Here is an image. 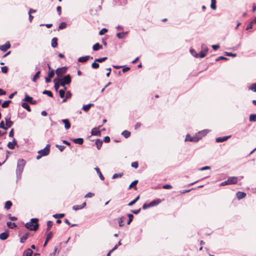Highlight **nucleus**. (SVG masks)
Listing matches in <instances>:
<instances>
[{
	"label": "nucleus",
	"instance_id": "f257e3e1",
	"mask_svg": "<svg viewBox=\"0 0 256 256\" xmlns=\"http://www.w3.org/2000/svg\"><path fill=\"white\" fill-rule=\"evenodd\" d=\"M38 219L37 218H32L30 222H26L24 226L30 230L36 231L39 228Z\"/></svg>",
	"mask_w": 256,
	"mask_h": 256
},
{
	"label": "nucleus",
	"instance_id": "f03ea898",
	"mask_svg": "<svg viewBox=\"0 0 256 256\" xmlns=\"http://www.w3.org/2000/svg\"><path fill=\"white\" fill-rule=\"evenodd\" d=\"M26 164V161L24 159H19L18 160L17 167L16 170V178L20 180L22 178V174Z\"/></svg>",
	"mask_w": 256,
	"mask_h": 256
},
{
	"label": "nucleus",
	"instance_id": "7ed1b4c3",
	"mask_svg": "<svg viewBox=\"0 0 256 256\" xmlns=\"http://www.w3.org/2000/svg\"><path fill=\"white\" fill-rule=\"evenodd\" d=\"M58 81L60 82V84L62 86H64L66 84H69L72 82L71 76L70 74H68L66 76H63L62 78L58 79Z\"/></svg>",
	"mask_w": 256,
	"mask_h": 256
},
{
	"label": "nucleus",
	"instance_id": "20e7f679",
	"mask_svg": "<svg viewBox=\"0 0 256 256\" xmlns=\"http://www.w3.org/2000/svg\"><path fill=\"white\" fill-rule=\"evenodd\" d=\"M238 182V178L236 176L229 177L226 180H225L220 184V186H224L229 184H234Z\"/></svg>",
	"mask_w": 256,
	"mask_h": 256
},
{
	"label": "nucleus",
	"instance_id": "39448f33",
	"mask_svg": "<svg viewBox=\"0 0 256 256\" xmlns=\"http://www.w3.org/2000/svg\"><path fill=\"white\" fill-rule=\"evenodd\" d=\"M201 138L202 136H198L197 134L194 136H192L190 134H187L185 138V141L198 142Z\"/></svg>",
	"mask_w": 256,
	"mask_h": 256
},
{
	"label": "nucleus",
	"instance_id": "423d86ee",
	"mask_svg": "<svg viewBox=\"0 0 256 256\" xmlns=\"http://www.w3.org/2000/svg\"><path fill=\"white\" fill-rule=\"evenodd\" d=\"M50 144H47L46 147L38 152V154H42V156H46L50 153Z\"/></svg>",
	"mask_w": 256,
	"mask_h": 256
},
{
	"label": "nucleus",
	"instance_id": "0eeeda50",
	"mask_svg": "<svg viewBox=\"0 0 256 256\" xmlns=\"http://www.w3.org/2000/svg\"><path fill=\"white\" fill-rule=\"evenodd\" d=\"M22 101L26 102L32 104H35L37 103L36 100H34L33 98L28 96L26 93L25 94V97L22 100Z\"/></svg>",
	"mask_w": 256,
	"mask_h": 256
},
{
	"label": "nucleus",
	"instance_id": "6e6552de",
	"mask_svg": "<svg viewBox=\"0 0 256 256\" xmlns=\"http://www.w3.org/2000/svg\"><path fill=\"white\" fill-rule=\"evenodd\" d=\"M67 68L66 66L59 68L56 70V73L58 76H62L64 74H66L67 70Z\"/></svg>",
	"mask_w": 256,
	"mask_h": 256
},
{
	"label": "nucleus",
	"instance_id": "1a4fd4ad",
	"mask_svg": "<svg viewBox=\"0 0 256 256\" xmlns=\"http://www.w3.org/2000/svg\"><path fill=\"white\" fill-rule=\"evenodd\" d=\"M11 46V44L9 41H7L5 44L0 46V50L2 52H5Z\"/></svg>",
	"mask_w": 256,
	"mask_h": 256
},
{
	"label": "nucleus",
	"instance_id": "9d476101",
	"mask_svg": "<svg viewBox=\"0 0 256 256\" xmlns=\"http://www.w3.org/2000/svg\"><path fill=\"white\" fill-rule=\"evenodd\" d=\"M101 10L102 6L100 4H98L96 8H94V7L92 8L90 10V13L91 15H96L97 12Z\"/></svg>",
	"mask_w": 256,
	"mask_h": 256
},
{
	"label": "nucleus",
	"instance_id": "9b49d317",
	"mask_svg": "<svg viewBox=\"0 0 256 256\" xmlns=\"http://www.w3.org/2000/svg\"><path fill=\"white\" fill-rule=\"evenodd\" d=\"M90 58L92 59L93 58L90 56H84L80 57L78 60L79 62L84 63L86 62Z\"/></svg>",
	"mask_w": 256,
	"mask_h": 256
},
{
	"label": "nucleus",
	"instance_id": "f8f14e48",
	"mask_svg": "<svg viewBox=\"0 0 256 256\" xmlns=\"http://www.w3.org/2000/svg\"><path fill=\"white\" fill-rule=\"evenodd\" d=\"M17 141L15 138H13L12 142H10L7 145V146L10 150H14L15 148V146L17 144Z\"/></svg>",
	"mask_w": 256,
	"mask_h": 256
},
{
	"label": "nucleus",
	"instance_id": "ddd939ff",
	"mask_svg": "<svg viewBox=\"0 0 256 256\" xmlns=\"http://www.w3.org/2000/svg\"><path fill=\"white\" fill-rule=\"evenodd\" d=\"M100 126H99L98 128H93L91 131V134L93 136H100V131L99 130V128Z\"/></svg>",
	"mask_w": 256,
	"mask_h": 256
},
{
	"label": "nucleus",
	"instance_id": "4468645a",
	"mask_svg": "<svg viewBox=\"0 0 256 256\" xmlns=\"http://www.w3.org/2000/svg\"><path fill=\"white\" fill-rule=\"evenodd\" d=\"M231 137V136H224L222 137H218L216 138V142H222L227 140L228 138Z\"/></svg>",
	"mask_w": 256,
	"mask_h": 256
},
{
	"label": "nucleus",
	"instance_id": "2eb2a0df",
	"mask_svg": "<svg viewBox=\"0 0 256 256\" xmlns=\"http://www.w3.org/2000/svg\"><path fill=\"white\" fill-rule=\"evenodd\" d=\"M53 234L52 232H50L46 235V238L44 244V247H45L49 240L52 238Z\"/></svg>",
	"mask_w": 256,
	"mask_h": 256
},
{
	"label": "nucleus",
	"instance_id": "dca6fc26",
	"mask_svg": "<svg viewBox=\"0 0 256 256\" xmlns=\"http://www.w3.org/2000/svg\"><path fill=\"white\" fill-rule=\"evenodd\" d=\"M9 236V233L8 231H5L0 234V240H6Z\"/></svg>",
	"mask_w": 256,
	"mask_h": 256
},
{
	"label": "nucleus",
	"instance_id": "f3484780",
	"mask_svg": "<svg viewBox=\"0 0 256 256\" xmlns=\"http://www.w3.org/2000/svg\"><path fill=\"white\" fill-rule=\"evenodd\" d=\"M70 140L76 144H82L84 143V139L80 138H70Z\"/></svg>",
	"mask_w": 256,
	"mask_h": 256
},
{
	"label": "nucleus",
	"instance_id": "a211bd4d",
	"mask_svg": "<svg viewBox=\"0 0 256 256\" xmlns=\"http://www.w3.org/2000/svg\"><path fill=\"white\" fill-rule=\"evenodd\" d=\"M61 122L64 124V128L68 130L70 128V123L68 119H63Z\"/></svg>",
	"mask_w": 256,
	"mask_h": 256
},
{
	"label": "nucleus",
	"instance_id": "6ab92c4d",
	"mask_svg": "<svg viewBox=\"0 0 256 256\" xmlns=\"http://www.w3.org/2000/svg\"><path fill=\"white\" fill-rule=\"evenodd\" d=\"M86 206V202H84L82 205H74L72 206V210H81Z\"/></svg>",
	"mask_w": 256,
	"mask_h": 256
},
{
	"label": "nucleus",
	"instance_id": "aec40b11",
	"mask_svg": "<svg viewBox=\"0 0 256 256\" xmlns=\"http://www.w3.org/2000/svg\"><path fill=\"white\" fill-rule=\"evenodd\" d=\"M161 202H162V200H160L159 198H157V199H156V200H152V202H150V206L152 207V206H156L158 205Z\"/></svg>",
	"mask_w": 256,
	"mask_h": 256
},
{
	"label": "nucleus",
	"instance_id": "412c9836",
	"mask_svg": "<svg viewBox=\"0 0 256 256\" xmlns=\"http://www.w3.org/2000/svg\"><path fill=\"white\" fill-rule=\"evenodd\" d=\"M33 254V251L31 248L26 249L23 252V256H32Z\"/></svg>",
	"mask_w": 256,
	"mask_h": 256
},
{
	"label": "nucleus",
	"instance_id": "4be33fe9",
	"mask_svg": "<svg viewBox=\"0 0 256 256\" xmlns=\"http://www.w3.org/2000/svg\"><path fill=\"white\" fill-rule=\"evenodd\" d=\"M237 198L240 200L244 198L246 196V194L242 192H238L236 194Z\"/></svg>",
	"mask_w": 256,
	"mask_h": 256
},
{
	"label": "nucleus",
	"instance_id": "5701e85b",
	"mask_svg": "<svg viewBox=\"0 0 256 256\" xmlns=\"http://www.w3.org/2000/svg\"><path fill=\"white\" fill-rule=\"evenodd\" d=\"M54 88L55 89V90L56 92H58V88H60V86H61V85L60 84V82L58 81V79L55 78L54 80Z\"/></svg>",
	"mask_w": 256,
	"mask_h": 256
},
{
	"label": "nucleus",
	"instance_id": "b1692460",
	"mask_svg": "<svg viewBox=\"0 0 256 256\" xmlns=\"http://www.w3.org/2000/svg\"><path fill=\"white\" fill-rule=\"evenodd\" d=\"M102 45L100 44L98 42L92 46V50L94 51L98 50L102 48Z\"/></svg>",
	"mask_w": 256,
	"mask_h": 256
},
{
	"label": "nucleus",
	"instance_id": "393cba45",
	"mask_svg": "<svg viewBox=\"0 0 256 256\" xmlns=\"http://www.w3.org/2000/svg\"><path fill=\"white\" fill-rule=\"evenodd\" d=\"M102 144V141L100 139H96V140L95 144L96 145V146L98 150H100Z\"/></svg>",
	"mask_w": 256,
	"mask_h": 256
},
{
	"label": "nucleus",
	"instance_id": "a878e982",
	"mask_svg": "<svg viewBox=\"0 0 256 256\" xmlns=\"http://www.w3.org/2000/svg\"><path fill=\"white\" fill-rule=\"evenodd\" d=\"M94 170L98 174L99 176L100 179L102 180H104V176L102 175V173L101 172L100 168L98 167H96L94 168Z\"/></svg>",
	"mask_w": 256,
	"mask_h": 256
},
{
	"label": "nucleus",
	"instance_id": "bb28decb",
	"mask_svg": "<svg viewBox=\"0 0 256 256\" xmlns=\"http://www.w3.org/2000/svg\"><path fill=\"white\" fill-rule=\"evenodd\" d=\"M22 108L26 110L28 112L31 111L30 108L26 102H22Z\"/></svg>",
	"mask_w": 256,
	"mask_h": 256
},
{
	"label": "nucleus",
	"instance_id": "cd10ccee",
	"mask_svg": "<svg viewBox=\"0 0 256 256\" xmlns=\"http://www.w3.org/2000/svg\"><path fill=\"white\" fill-rule=\"evenodd\" d=\"M40 70H38V72L36 73V74L34 75L32 81L33 82H36L37 80L40 78Z\"/></svg>",
	"mask_w": 256,
	"mask_h": 256
},
{
	"label": "nucleus",
	"instance_id": "c85d7f7f",
	"mask_svg": "<svg viewBox=\"0 0 256 256\" xmlns=\"http://www.w3.org/2000/svg\"><path fill=\"white\" fill-rule=\"evenodd\" d=\"M94 105V104H88L84 105L82 108V109L85 112H88L89 110L90 107L93 106Z\"/></svg>",
	"mask_w": 256,
	"mask_h": 256
},
{
	"label": "nucleus",
	"instance_id": "c756f323",
	"mask_svg": "<svg viewBox=\"0 0 256 256\" xmlns=\"http://www.w3.org/2000/svg\"><path fill=\"white\" fill-rule=\"evenodd\" d=\"M51 45H52V46L54 48H55L57 46H58V38H52V40Z\"/></svg>",
	"mask_w": 256,
	"mask_h": 256
},
{
	"label": "nucleus",
	"instance_id": "7c9ffc66",
	"mask_svg": "<svg viewBox=\"0 0 256 256\" xmlns=\"http://www.w3.org/2000/svg\"><path fill=\"white\" fill-rule=\"evenodd\" d=\"M7 226L12 228H16L17 227V225L14 222H8L6 223Z\"/></svg>",
	"mask_w": 256,
	"mask_h": 256
},
{
	"label": "nucleus",
	"instance_id": "2f4dec72",
	"mask_svg": "<svg viewBox=\"0 0 256 256\" xmlns=\"http://www.w3.org/2000/svg\"><path fill=\"white\" fill-rule=\"evenodd\" d=\"M29 235L28 232L26 233L20 239V242L22 244L24 243L28 238Z\"/></svg>",
	"mask_w": 256,
	"mask_h": 256
},
{
	"label": "nucleus",
	"instance_id": "473e14b6",
	"mask_svg": "<svg viewBox=\"0 0 256 256\" xmlns=\"http://www.w3.org/2000/svg\"><path fill=\"white\" fill-rule=\"evenodd\" d=\"M12 205V202L10 200H8L5 202L4 208L7 210H9L10 209Z\"/></svg>",
	"mask_w": 256,
	"mask_h": 256
},
{
	"label": "nucleus",
	"instance_id": "72a5a7b5",
	"mask_svg": "<svg viewBox=\"0 0 256 256\" xmlns=\"http://www.w3.org/2000/svg\"><path fill=\"white\" fill-rule=\"evenodd\" d=\"M12 102V101L10 100H8L4 101L2 104V106L3 108H6L9 106L10 104Z\"/></svg>",
	"mask_w": 256,
	"mask_h": 256
},
{
	"label": "nucleus",
	"instance_id": "f704fd0d",
	"mask_svg": "<svg viewBox=\"0 0 256 256\" xmlns=\"http://www.w3.org/2000/svg\"><path fill=\"white\" fill-rule=\"evenodd\" d=\"M208 132L207 130H204L200 131L197 133V134L198 136H202V138L204 136H206Z\"/></svg>",
	"mask_w": 256,
	"mask_h": 256
},
{
	"label": "nucleus",
	"instance_id": "c9c22d12",
	"mask_svg": "<svg viewBox=\"0 0 256 256\" xmlns=\"http://www.w3.org/2000/svg\"><path fill=\"white\" fill-rule=\"evenodd\" d=\"M128 33V32H118L116 34V36L120 39H122L124 38V36L126 34Z\"/></svg>",
	"mask_w": 256,
	"mask_h": 256
},
{
	"label": "nucleus",
	"instance_id": "e433bc0d",
	"mask_svg": "<svg viewBox=\"0 0 256 256\" xmlns=\"http://www.w3.org/2000/svg\"><path fill=\"white\" fill-rule=\"evenodd\" d=\"M122 134L125 138H128L130 135V132L127 130H124L122 132Z\"/></svg>",
	"mask_w": 256,
	"mask_h": 256
},
{
	"label": "nucleus",
	"instance_id": "4c0bfd02",
	"mask_svg": "<svg viewBox=\"0 0 256 256\" xmlns=\"http://www.w3.org/2000/svg\"><path fill=\"white\" fill-rule=\"evenodd\" d=\"M216 0H211L210 8L214 10L216 8Z\"/></svg>",
	"mask_w": 256,
	"mask_h": 256
},
{
	"label": "nucleus",
	"instance_id": "58836bf2",
	"mask_svg": "<svg viewBox=\"0 0 256 256\" xmlns=\"http://www.w3.org/2000/svg\"><path fill=\"white\" fill-rule=\"evenodd\" d=\"M140 199V196H136L134 200L128 204V206H132Z\"/></svg>",
	"mask_w": 256,
	"mask_h": 256
},
{
	"label": "nucleus",
	"instance_id": "ea45409f",
	"mask_svg": "<svg viewBox=\"0 0 256 256\" xmlns=\"http://www.w3.org/2000/svg\"><path fill=\"white\" fill-rule=\"evenodd\" d=\"M248 89L254 92H256V82L252 84L248 87Z\"/></svg>",
	"mask_w": 256,
	"mask_h": 256
},
{
	"label": "nucleus",
	"instance_id": "a19ab883",
	"mask_svg": "<svg viewBox=\"0 0 256 256\" xmlns=\"http://www.w3.org/2000/svg\"><path fill=\"white\" fill-rule=\"evenodd\" d=\"M42 94H46L48 95V96L50 97H51V98H52L53 97V94L52 93V92L50 90H44L42 92Z\"/></svg>",
	"mask_w": 256,
	"mask_h": 256
},
{
	"label": "nucleus",
	"instance_id": "79ce46f5",
	"mask_svg": "<svg viewBox=\"0 0 256 256\" xmlns=\"http://www.w3.org/2000/svg\"><path fill=\"white\" fill-rule=\"evenodd\" d=\"M98 62H96V59L93 63L92 64V67L94 69H97L99 68L100 65Z\"/></svg>",
	"mask_w": 256,
	"mask_h": 256
},
{
	"label": "nucleus",
	"instance_id": "37998d69",
	"mask_svg": "<svg viewBox=\"0 0 256 256\" xmlns=\"http://www.w3.org/2000/svg\"><path fill=\"white\" fill-rule=\"evenodd\" d=\"M201 48L202 51H204L205 53L207 54L208 50V48L206 44H202L201 46Z\"/></svg>",
	"mask_w": 256,
	"mask_h": 256
},
{
	"label": "nucleus",
	"instance_id": "c03bdc74",
	"mask_svg": "<svg viewBox=\"0 0 256 256\" xmlns=\"http://www.w3.org/2000/svg\"><path fill=\"white\" fill-rule=\"evenodd\" d=\"M127 216L128 217V220L127 222V224H130L132 221L134 216L132 214H128Z\"/></svg>",
	"mask_w": 256,
	"mask_h": 256
},
{
	"label": "nucleus",
	"instance_id": "a18cd8bd",
	"mask_svg": "<svg viewBox=\"0 0 256 256\" xmlns=\"http://www.w3.org/2000/svg\"><path fill=\"white\" fill-rule=\"evenodd\" d=\"M54 76V70H48V76L52 78Z\"/></svg>",
	"mask_w": 256,
	"mask_h": 256
},
{
	"label": "nucleus",
	"instance_id": "49530a36",
	"mask_svg": "<svg viewBox=\"0 0 256 256\" xmlns=\"http://www.w3.org/2000/svg\"><path fill=\"white\" fill-rule=\"evenodd\" d=\"M52 225H53V222H52V221H50V220H48V222H47V228H46V230H47V231H49V230L51 229V228H52Z\"/></svg>",
	"mask_w": 256,
	"mask_h": 256
},
{
	"label": "nucleus",
	"instance_id": "de8ad7c7",
	"mask_svg": "<svg viewBox=\"0 0 256 256\" xmlns=\"http://www.w3.org/2000/svg\"><path fill=\"white\" fill-rule=\"evenodd\" d=\"M190 52L192 56L196 58H198V53L196 52V50L193 48H190Z\"/></svg>",
	"mask_w": 256,
	"mask_h": 256
},
{
	"label": "nucleus",
	"instance_id": "09e8293b",
	"mask_svg": "<svg viewBox=\"0 0 256 256\" xmlns=\"http://www.w3.org/2000/svg\"><path fill=\"white\" fill-rule=\"evenodd\" d=\"M64 216V214H56L53 215V217L55 218H61Z\"/></svg>",
	"mask_w": 256,
	"mask_h": 256
},
{
	"label": "nucleus",
	"instance_id": "8fccbe9b",
	"mask_svg": "<svg viewBox=\"0 0 256 256\" xmlns=\"http://www.w3.org/2000/svg\"><path fill=\"white\" fill-rule=\"evenodd\" d=\"M249 120L250 122H256V114H251Z\"/></svg>",
	"mask_w": 256,
	"mask_h": 256
},
{
	"label": "nucleus",
	"instance_id": "3c124183",
	"mask_svg": "<svg viewBox=\"0 0 256 256\" xmlns=\"http://www.w3.org/2000/svg\"><path fill=\"white\" fill-rule=\"evenodd\" d=\"M66 26H67V24H66V22H62L60 24V25H59V26H58V29H59V30H62V29H64V28H66Z\"/></svg>",
	"mask_w": 256,
	"mask_h": 256
},
{
	"label": "nucleus",
	"instance_id": "603ef678",
	"mask_svg": "<svg viewBox=\"0 0 256 256\" xmlns=\"http://www.w3.org/2000/svg\"><path fill=\"white\" fill-rule=\"evenodd\" d=\"M124 217L122 216L118 220V222L120 226H122L124 224Z\"/></svg>",
	"mask_w": 256,
	"mask_h": 256
},
{
	"label": "nucleus",
	"instance_id": "864d4df0",
	"mask_svg": "<svg viewBox=\"0 0 256 256\" xmlns=\"http://www.w3.org/2000/svg\"><path fill=\"white\" fill-rule=\"evenodd\" d=\"M13 124H14V122L12 120H10L9 122H6V130H8V128L12 127Z\"/></svg>",
	"mask_w": 256,
	"mask_h": 256
},
{
	"label": "nucleus",
	"instance_id": "5fc2aeb1",
	"mask_svg": "<svg viewBox=\"0 0 256 256\" xmlns=\"http://www.w3.org/2000/svg\"><path fill=\"white\" fill-rule=\"evenodd\" d=\"M123 175V173H116L113 174L112 178L115 179L118 178H121Z\"/></svg>",
	"mask_w": 256,
	"mask_h": 256
},
{
	"label": "nucleus",
	"instance_id": "6e6d98bb",
	"mask_svg": "<svg viewBox=\"0 0 256 256\" xmlns=\"http://www.w3.org/2000/svg\"><path fill=\"white\" fill-rule=\"evenodd\" d=\"M198 58H203L206 56V54L204 51L201 50L198 54Z\"/></svg>",
	"mask_w": 256,
	"mask_h": 256
},
{
	"label": "nucleus",
	"instance_id": "4d7b16f0",
	"mask_svg": "<svg viewBox=\"0 0 256 256\" xmlns=\"http://www.w3.org/2000/svg\"><path fill=\"white\" fill-rule=\"evenodd\" d=\"M107 59H108L107 57H103V58H96V62H102L105 61Z\"/></svg>",
	"mask_w": 256,
	"mask_h": 256
},
{
	"label": "nucleus",
	"instance_id": "13d9d810",
	"mask_svg": "<svg viewBox=\"0 0 256 256\" xmlns=\"http://www.w3.org/2000/svg\"><path fill=\"white\" fill-rule=\"evenodd\" d=\"M224 55L226 56H232V57H235L236 56V54H234V53H232V52H224Z\"/></svg>",
	"mask_w": 256,
	"mask_h": 256
},
{
	"label": "nucleus",
	"instance_id": "bf43d9fd",
	"mask_svg": "<svg viewBox=\"0 0 256 256\" xmlns=\"http://www.w3.org/2000/svg\"><path fill=\"white\" fill-rule=\"evenodd\" d=\"M56 146L58 148V150L60 151V152H62L64 148H66V146H62V145H59V144H56Z\"/></svg>",
	"mask_w": 256,
	"mask_h": 256
},
{
	"label": "nucleus",
	"instance_id": "052dcab7",
	"mask_svg": "<svg viewBox=\"0 0 256 256\" xmlns=\"http://www.w3.org/2000/svg\"><path fill=\"white\" fill-rule=\"evenodd\" d=\"M59 94H60V96L61 98H64L65 96L64 90H63L62 89L60 90H59Z\"/></svg>",
	"mask_w": 256,
	"mask_h": 256
},
{
	"label": "nucleus",
	"instance_id": "680f3d73",
	"mask_svg": "<svg viewBox=\"0 0 256 256\" xmlns=\"http://www.w3.org/2000/svg\"><path fill=\"white\" fill-rule=\"evenodd\" d=\"M138 183V180L133 181L129 186L128 189H130L132 186H136Z\"/></svg>",
	"mask_w": 256,
	"mask_h": 256
},
{
	"label": "nucleus",
	"instance_id": "e2e57ef3",
	"mask_svg": "<svg viewBox=\"0 0 256 256\" xmlns=\"http://www.w3.org/2000/svg\"><path fill=\"white\" fill-rule=\"evenodd\" d=\"M72 96V94L70 90H68L66 92V96H64L66 97V99H68L71 98Z\"/></svg>",
	"mask_w": 256,
	"mask_h": 256
},
{
	"label": "nucleus",
	"instance_id": "0e129e2a",
	"mask_svg": "<svg viewBox=\"0 0 256 256\" xmlns=\"http://www.w3.org/2000/svg\"><path fill=\"white\" fill-rule=\"evenodd\" d=\"M94 196V194L92 192H89L87 194H86L84 196L85 198H92Z\"/></svg>",
	"mask_w": 256,
	"mask_h": 256
},
{
	"label": "nucleus",
	"instance_id": "69168bd1",
	"mask_svg": "<svg viewBox=\"0 0 256 256\" xmlns=\"http://www.w3.org/2000/svg\"><path fill=\"white\" fill-rule=\"evenodd\" d=\"M228 60V58L226 57H224V56H220L216 59V61L218 62L220 60Z\"/></svg>",
	"mask_w": 256,
	"mask_h": 256
},
{
	"label": "nucleus",
	"instance_id": "338daca9",
	"mask_svg": "<svg viewBox=\"0 0 256 256\" xmlns=\"http://www.w3.org/2000/svg\"><path fill=\"white\" fill-rule=\"evenodd\" d=\"M2 72L6 74L8 72V68L6 66H4L1 67Z\"/></svg>",
	"mask_w": 256,
	"mask_h": 256
},
{
	"label": "nucleus",
	"instance_id": "774afa93",
	"mask_svg": "<svg viewBox=\"0 0 256 256\" xmlns=\"http://www.w3.org/2000/svg\"><path fill=\"white\" fill-rule=\"evenodd\" d=\"M108 32V30L106 28H102L99 32L100 35H102Z\"/></svg>",
	"mask_w": 256,
	"mask_h": 256
}]
</instances>
